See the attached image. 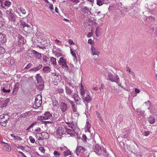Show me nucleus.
Listing matches in <instances>:
<instances>
[{
    "label": "nucleus",
    "instance_id": "5fc2aeb1",
    "mask_svg": "<svg viewBox=\"0 0 157 157\" xmlns=\"http://www.w3.org/2000/svg\"><path fill=\"white\" fill-rule=\"evenodd\" d=\"M146 18L147 19H149V20H150L151 21H154L155 20V18L152 16L147 17Z\"/></svg>",
    "mask_w": 157,
    "mask_h": 157
},
{
    "label": "nucleus",
    "instance_id": "a211bd4d",
    "mask_svg": "<svg viewBox=\"0 0 157 157\" xmlns=\"http://www.w3.org/2000/svg\"><path fill=\"white\" fill-rule=\"evenodd\" d=\"M42 65L41 64H39L38 66H37L36 67H34L31 69H30L29 70V71L31 72L32 71H36L42 68Z\"/></svg>",
    "mask_w": 157,
    "mask_h": 157
},
{
    "label": "nucleus",
    "instance_id": "49530a36",
    "mask_svg": "<svg viewBox=\"0 0 157 157\" xmlns=\"http://www.w3.org/2000/svg\"><path fill=\"white\" fill-rule=\"evenodd\" d=\"M88 141L90 142H91V143H90V144L92 145H94V144L95 143V140L94 139H90L88 140Z\"/></svg>",
    "mask_w": 157,
    "mask_h": 157
},
{
    "label": "nucleus",
    "instance_id": "cd10ccee",
    "mask_svg": "<svg viewBox=\"0 0 157 157\" xmlns=\"http://www.w3.org/2000/svg\"><path fill=\"white\" fill-rule=\"evenodd\" d=\"M18 10L20 11V12H21L23 14H25L26 12L25 10L21 7L18 8Z\"/></svg>",
    "mask_w": 157,
    "mask_h": 157
},
{
    "label": "nucleus",
    "instance_id": "7c9ffc66",
    "mask_svg": "<svg viewBox=\"0 0 157 157\" xmlns=\"http://www.w3.org/2000/svg\"><path fill=\"white\" fill-rule=\"evenodd\" d=\"M104 0H96L97 4L99 6H102L104 4Z\"/></svg>",
    "mask_w": 157,
    "mask_h": 157
},
{
    "label": "nucleus",
    "instance_id": "58836bf2",
    "mask_svg": "<svg viewBox=\"0 0 157 157\" xmlns=\"http://www.w3.org/2000/svg\"><path fill=\"white\" fill-rule=\"evenodd\" d=\"M36 137L38 139V140H42L41 138V133H38L36 135Z\"/></svg>",
    "mask_w": 157,
    "mask_h": 157
},
{
    "label": "nucleus",
    "instance_id": "6e6552de",
    "mask_svg": "<svg viewBox=\"0 0 157 157\" xmlns=\"http://www.w3.org/2000/svg\"><path fill=\"white\" fill-rule=\"evenodd\" d=\"M82 10V11L83 13L85 14H89V13L90 14H91V13L90 10H91V8L88 7L87 6H82L81 7Z\"/></svg>",
    "mask_w": 157,
    "mask_h": 157
},
{
    "label": "nucleus",
    "instance_id": "c85d7f7f",
    "mask_svg": "<svg viewBox=\"0 0 157 157\" xmlns=\"http://www.w3.org/2000/svg\"><path fill=\"white\" fill-rule=\"evenodd\" d=\"M38 119L39 121H41L42 122H43V121L44 120H47L46 118L45 117V115L44 116H40L38 117Z\"/></svg>",
    "mask_w": 157,
    "mask_h": 157
},
{
    "label": "nucleus",
    "instance_id": "79ce46f5",
    "mask_svg": "<svg viewBox=\"0 0 157 157\" xmlns=\"http://www.w3.org/2000/svg\"><path fill=\"white\" fill-rule=\"evenodd\" d=\"M67 101L69 103H70L72 107L75 106V104H74V102L73 101L69 99H67Z\"/></svg>",
    "mask_w": 157,
    "mask_h": 157
},
{
    "label": "nucleus",
    "instance_id": "f03ea898",
    "mask_svg": "<svg viewBox=\"0 0 157 157\" xmlns=\"http://www.w3.org/2000/svg\"><path fill=\"white\" fill-rule=\"evenodd\" d=\"M107 79L112 82H115L117 83L119 81V78L118 75H113L111 72L108 73V78H107Z\"/></svg>",
    "mask_w": 157,
    "mask_h": 157
},
{
    "label": "nucleus",
    "instance_id": "3c124183",
    "mask_svg": "<svg viewBox=\"0 0 157 157\" xmlns=\"http://www.w3.org/2000/svg\"><path fill=\"white\" fill-rule=\"evenodd\" d=\"M2 91L5 93H9L10 91V89H8V90H6L5 88H3L2 90Z\"/></svg>",
    "mask_w": 157,
    "mask_h": 157
},
{
    "label": "nucleus",
    "instance_id": "ddd939ff",
    "mask_svg": "<svg viewBox=\"0 0 157 157\" xmlns=\"http://www.w3.org/2000/svg\"><path fill=\"white\" fill-rule=\"evenodd\" d=\"M65 133L66 132L69 135L73 134L75 132L74 129H73L72 128H68L67 127H65Z\"/></svg>",
    "mask_w": 157,
    "mask_h": 157
},
{
    "label": "nucleus",
    "instance_id": "c03bdc74",
    "mask_svg": "<svg viewBox=\"0 0 157 157\" xmlns=\"http://www.w3.org/2000/svg\"><path fill=\"white\" fill-rule=\"evenodd\" d=\"M5 50L3 47L0 46V54H3L5 52Z\"/></svg>",
    "mask_w": 157,
    "mask_h": 157
},
{
    "label": "nucleus",
    "instance_id": "f3484780",
    "mask_svg": "<svg viewBox=\"0 0 157 157\" xmlns=\"http://www.w3.org/2000/svg\"><path fill=\"white\" fill-rule=\"evenodd\" d=\"M35 78L36 79V80L37 82V83H39L41 82H44L42 80L41 76H40V74H37L35 76Z\"/></svg>",
    "mask_w": 157,
    "mask_h": 157
},
{
    "label": "nucleus",
    "instance_id": "052dcab7",
    "mask_svg": "<svg viewBox=\"0 0 157 157\" xmlns=\"http://www.w3.org/2000/svg\"><path fill=\"white\" fill-rule=\"evenodd\" d=\"M73 60L74 62L77 63L78 62V59L76 56H73Z\"/></svg>",
    "mask_w": 157,
    "mask_h": 157
},
{
    "label": "nucleus",
    "instance_id": "4be33fe9",
    "mask_svg": "<svg viewBox=\"0 0 157 157\" xmlns=\"http://www.w3.org/2000/svg\"><path fill=\"white\" fill-rule=\"evenodd\" d=\"M21 25L23 28L27 27L28 28H30V25L27 24L25 21H21Z\"/></svg>",
    "mask_w": 157,
    "mask_h": 157
},
{
    "label": "nucleus",
    "instance_id": "13d9d810",
    "mask_svg": "<svg viewBox=\"0 0 157 157\" xmlns=\"http://www.w3.org/2000/svg\"><path fill=\"white\" fill-rule=\"evenodd\" d=\"M6 115H8L6 114H3L0 116V119H6Z\"/></svg>",
    "mask_w": 157,
    "mask_h": 157
},
{
    "label": "nucleus",
    "instance_id": "39448f33",
    "mask_svg": "<svg viewBox=\"0 0 157 157\" xmlns=\"http://www.w3.org/2000/svg\"><path fill=\"white\" fill-rule=\"evenodd\" d=\"M59 107L62 112H64L67 109L68 106L67 103L62 102L60 103Z\"/></svg>",
    "mask_w": 157,
    "mask_h": 157
},
{
    "label": "nucleus",
    "instance_id": "2eb2a0df",
    "mask_svg": "<svg viewBox=\"0 0 157 157\" xmlns=\"http://www.w3.org/2000/svg\"><path fill=\"white\" fill-rule=\"evenodd\" d=\"M49 134L46 132H43L41 133V138L42 140L43 139H47L49 138Z\"/></svg>",
    "mask_w": 157,
    "mask_h": 157
},
{
    "label": "nucleus",
    "instance_id": "09e8293b",
    "mask_svg": "<svg viewBox=\"0 0 157 157\" xmlns=\"http://www.w3.org/2000/svg\"><path fill=\"white\" fill-rule=\"evenodd\" d=\"M29 139L30 140V142L32 143H34L35 141V140L34 138L32 136H29Z\"/></svg>",
    "mask_w": 157,
    "mask_h": 157
},
{
    "label": "nucleus",
    "instance_id": "4468645a",
    "mask_svg": "<svg viewBox=\"0 0 157 157\" xmlns=\"http://www.w3.org/2000/svg\"><path fill=\"white\" fill-rule=\"evenodd\" d=\"M17 17V15L14 13L9 16L8 18L9 19L10 21H13V22H16V18Z\"/></svg>",
    "mask_w": 157,
    "mask_h": 157
},
{
    "label": "nucleus",
    "instance_id": "1a4fd4ad",
    "mask_svg": "<svg viewBox=\"0 0 157 157\" xmlns=\"http://www.w3.org/2000/svg\"><path fill=\"white\" fill-rule=\"evenodd\" d=\"M31 52L32 55L34 56L36 59H39L41 58V54L34 50H31L29 51Z\"/></svg>",
    "mask_w": 157,
    "mask_h": 157
},
{
    "label": "nucleus",
    "instance_id": "0eeeda50",
    "mask_svg": "<svg viewBox=\"0 0 157 157\" xmlns=\"http://www.w3.org/2000/svg\"><path fill=\"white\" fill-rule=\"evenodd\" d=\"M73 89L71 87H69L65 85V90L67 95L69 96L71 95L72 96V94L73 93Z\"/></svg>",
    "mask_w": 157,
    "mask_h": 157
},
{
    "label": "nucleus",
    "instance_id": "20e7f679",
    "mask_svg": "<svg viewBox=\"0 0 157 157\" xmlns=\"http://www.w3.org/2000/svg\"><path fill=\"white\" fill-rule=\"evenodd\" d=\"M95 151L96 153L99 155H101L102 153H104L105 152V150L102 148H101L98 144H96L95 147Z\"/></svg>",
    "mask_w": 157,
    "mask_h": 157
},
{
    "label": "nucleus",
    "instance_id": "603ef678",
    "mask_svg": "<svg viewBox=\"0 0 157 157\" xmlns=\"http://www.w3.org/2000/svg\"><path fill=\"white\" fill-rule=\"evenodd\" d=\"M96 115L97 117L99 118L100 121H101L102 120V119L101 117L100 114L98 112H97Z\"/></svg>",
    "mask_w": 157,
    "mask_h": 157
},
{
    "label": "nucleus",
    "instance_id": "338daca9",
    "mask_svg": "<svg viewBox=\"0 0 157 157\" xmlns=\"http://www.w3.org/2000/svg\"><path fill=\"white\" fill-rule=\"evenodd\" d=\"M86 126L87 127V128L88 129L89 128H90V125L89 122H87L86 123Z\"/></svg>",
    "mask_w": 157,
    "mask_h": 157
},
{
    "label": "nucleus",
    "instance_id": "864d4df0",
    "mask_svg": "<svg viewBox=\"0 0 157 157\" xmlns=\"http://www.w3.org/2000/svg\"><path fill=\"white\" fill-rule=\"evenodd\" d=\"M151 133V132L150 131H146L144 132V135L145 136H147Z\"/></svg>",
    "mask_w": 157,
    "mask_h": 157
},
{
    "label": "nucleus",
    "instance_id": "a19ab883",
    "mask_svg": "<svg viewBox=\"0 0 157 157\" xmlns=\"http://www.w3.org/2000/svg\"><path fill=\"white\" fill-rule=\"evenodd\" d=\"M56 90L59 94H61L63 92L64 90L63 89L61 88H58L56 89Z\"/></svg>",
    "mask_w": 157,
    "mask_h": 157
},
{
    "label": "nucleus",
    "instance_id": "423d86ee",
    "mask_svg": "<svg viewBox=\"0 0 157 157\" xmlns=\"http://www.w3.org/2000/svg\"><path fill=\"white\" fill-rule=\"evenodd\" d=\"M41 98L40 99H38L36 98L35 99V102L33 105V107L35 109H37L39 108L41 105L42 103Z\"/></svg>",
    "mask_w": 157,
    "mask_h": 157
},
{
    "label": "nucleus",
    "instance_id": "5701e85b",
    "mask_svg": "<svg viewBox=\"0 0 157 157\" xmlns=\"http://www.w3.org/2000/svg\"><path fill=\"white\" fill-rule=\"evenodd\" d=\"M42 70L45 72L48 73L50 71L51 68L48 66L44 67Z\"/></svg>",
    "mask_w": 157,
    "mask_h": 157
},
{
    "label": "nucleus",
    "instance_id": "f257e3e1",
    "mask_svg": "<svg viewBox=\"0 0 157 157\" xmlns=\"http://www.w3.org/2000/svg\"><path fill=\"white\" fill-rule=\"evenodd\" d=\"M82 98L83 100V102L85 104L87 110L89 108V106H91V98L86 92V95L82 97Z\"/></svg>",
    "mask_w": 157,
    "mask_h": 157
},
{
    "label": "nucleus",
    "instance_id": "393cba45",
    "mask_svg": "<svg viewBox=\"0 0 157 157\" xmlns=\"http://www.w3.org/2000/svg\"><path fill=\"white\" fill-rule=\"evenodd\" d=\"M2 143L5 144L4 145V149H6V150L9 151L11 150V148L10 146L7 144L3 142H2Z\"/></svg>",
    "mask_w": 157,
    "mask_h": 157
},
{
    "label": "nucleus",
    "instance_id": "7ed1b4c3",
    "mask_svg": "<svg viewBox=\"0 0 157 157\" xmlns=\"http://www.w3.org/2000/svg\"><path fill=\"white\" fill-rule=\"evenodd\" d=\"M65 127H58L56 130L57 135L59 136H62L65 134Z\"/></svg>",
    "mask_w": 157,
    "mask_h": 157
},
{
    "label": "nucleus",
    "instance_id": "0e129e2a",
    "mask_svg": "<svg viewBox=\"0 0 157 157\" xmlns=\"http://www.w3.org/2000/svg\"><path fill=\"white\" fill-rule=\"evenodd\" d=\"M92 35H93L92 32H90L88 33V34L87 35V36L88 37L90 38V37H91V36H92Z\"/></svg>",
    "mask_w": 157,
    "mask_h": 157
},
{
    "label": "nucleus",
    "instance_id": "bf43d9fd",
    "mask_svg": "<svg viewBox=\"0 0 157 157\" xmlns=\"http://www.w3.org/2000/svg\"><path fill=\"white\" fill-rule=\"evenodd\" d=\"M42 59L44 62H47L48 61V59L46 56H45L43 57Z\"/></svg>",
    "mask_w": 157,
    "mask_h": 157
},
{
    "label": "nucleus",
    "instance_id": "680f3d73",
    "mask_svg": "<svg viewBox=\"0 0 157 157\" xmlns=\"http://www.w3.org/2000/svg\"><path fill=\"white\" fill-rule=\"evenodd\" d=\"M49 8L51 10H54L53 6L52 4H49Z\"/></svg>",
    "mask_w": 157,
    "mask_h": 157
},
{
    "label": "nucleus",
    "instance_id": "c756f323",
    "mask_svg": "<svg viewBox=\"0 0 157 157\" xmlns=\"http://www.w3.org/2000/svg\"><path fill=\"white\" fill-rule=\"evenodd\" d=\"M18 90V86H17L16 84L15 85L14 88L12 92L13 94H15L17 92Z\"/></svg>",
    "mask_w": 157,
    "mask_h": 157
},
{
    "label": "nucleus",
    "instance_id": "f8f14e48",
    "mask_svg": "<svg viewBox=\"0 0 157 157\" xmlns=\"http://www.w3.org/2000/svg\"><path fill=\"white\" fill-rule=\"evenodd\" d=\"M91 50L92 51V54L93 56L94 55L98 56L100 54L98 49L93 46H91Z\"/></svg>",
    "mask_w": 157,
    "mask_h": 157
},
{
    "label": "nucleus",
    "instance_id": "b1692460",
    "mask_svg": "<svg viewBox=\"0 0 157 157\" xmlns=\"http://www.w3.org/2000/svg\"><path fill=\"white\" fill-rule=\"evenodd\" d=\"M66 62V60L64 59L63 57H62L60 58L59 60L58 61V63L59 65H61Z\"/></svg>",
    "mask_w": 157,
    "mask_h": 157
},
{
    "label": "nucleus",
    "instance_id": "6ab92c4d",
    "mask_svg": "<svg viewBox=\"0 0 157 157\" xmlns=\"http://www.w3.org/2000/svg\"><path fill=\"white\" fill-rule=\"evenodd\" d=\"M6 41L5 37L2 34L0 33V44H2Z\"/></svg>",
    "mask_w": 157,
    "mask_h": 157
},
{
    "label": "nucleus",
    "instance_id": "dca6fc26",
    "mask_svg": "<svg viewBox=\"0 0 157 157\" xmlns=\"http://www.w3.org/2000/svg\"><path fill=\"white\" fill-rule=\"evenodd\" d=\"M36 86L37 89L40 90H42L44 88V82H41L37 83Z\"/></svg>",
    "mask_w": 157,
    "mask_h": 157
},
{
    "label": "nucleus",
    "instance_id": "bb28decb",
    "mask_svg": "<svg viewBox=\"0 0 157 157\" xmlns=\"http://www.w3.org/2000/svg\"><path fill=\"white\" fill-rule=\"evenodd\" d=\"M14 13H13V10L12 9H10L9 10H7L6 11V13L7 15H8V17L10 16L11 15L13 14Z\"/></svg>",
    "mask_w": 157,
    "mask_h": 157
},
{
    "label": "nucleus",
    "instance_id": "a18cd8bd",
    "mask_svg": "<svg viewBox=\"0 0 157 157\" xmlns=\"http://www.w3.org/2000/svg\"><path fill=\"white\" fill-rule=\"evenodd\" d=\"M1 103L2 104L1 105V107L2 108H3L6 106L7 104L5 101H1Z\"/></svg>",
    "mask_w": 157,
    "mask_h": 157
},
{
    "label": "nucleus",
    "instance_id": "aec40b11",
    "mask_svg": "<svg viewBox=\"0 0 157 157\" xmlns=\"http://www.w3.org/2000/svg\"><path fill=\"white\" fill-rule=\"evenodd\" d=\"M80 90V93L82 96V97L85 96L86 95V91L83 86L81 87Z\"/></svg>",
    "mask_w": 157,
    "mask_h": 157
},
{
    "label": "nucleus",
    "instance_id": "4c0bfd02",
    "mask_svg": "<svg viewBox=\"0 0 157 157\" xmlns=\"http://www.w3.org/2000/svg\"><path fill=\"white\" fill-rule=\"evenodd\" d=\"M54 156L53 157H59L60 154L57 151H55L53 153Z\"/></svg>",
    "mask_w": 157,
    "mask_h": 157
},
{
    "label": "nucleus",
    "instance_id": "774afa93",
    "mask_svg": "<svg viewBox=\"0 0 157 157\" xmlns=\"http://www.w3.org/2000/svg\"><path fill=\"white\" fill-rule=\"evenodd\" d=\"M23 40V37L20 38L19 40V42H20L21 43L23 44L24 43V41Z\"/></svg>",
    "mask_w": 157,
    "mask_h": 157
},
{
    "label": "nucleus",
    "instance_id": "69168bd1",
    "mask_svg": "<svg viewBox=\"0 0 157 157\" xmlns=\"http://www.w3.org/2000/svg\"><path fill=\"white\" fill-rule=\"evenodd\" d=\"M68 42L70 44H74V43L72 40L71 39L68 40Z\"/></svg>",
    "mask_w": 157,
    "mask_h": 157
},
{
    "label": "nucleus",
    "instance_id": "37998d69",
    "mask_svg": "<svg viewBox=\"0 0 157 157\" xmlns=\"http://www.w3.org/2000/svg\"><path fill=\"white\" fill-rule=\"evenodd\" d=\"M62 67L65 69L68 70V66L67 65L66 62L61 65Z\"/></svg>",
    "mask_w": 157,
    "mask_h": 157
},
{
    "label": "nucleus",
    "instance_id": "e433bc0d",
    "mask_svg": "<svg viewBox=\"0 0 157 157\" xmlns=\"http://www.w3.org/2000/svg\"><path fill=\"white\" fill-rule=\"evenodd\" d=\"M11 5V2H9L8 1H6L4 3V6H5V8H6V7H9Z\"/></svg>",
    "mask_w": 157,
    "mask_h": 157
},
{
    "label": "nucleus",
    "instance_id": "8fccbe9b",
    "mask_svg": "<svg viewBox=\"0 0 157 157\" xmlns=\"http://www.w3.org/2000/svg\"><path fill=\"white\" fill-rule=\"evenodd\" d=\"M39 150L41 152L43 153H44L45 152V150L44 148L43 147H41L39 148Z\"/></svg>",
    "mask_w": 157,
    "mask_h": 157
},
{
    "label": "nucleus",
    "instance_id": "9d476101",
    "mask_svg": "<svg viewBox=\"0 0 157 157\" xmlns=\"http://www.w3.org/2000/svg\"><path fill=\"white\" fill-rule=\"evenodd\" d=\"M73 98L77 105L81 104V102L80 100V98L77 94L75 93L74 94Z\"/></svg>",
    "mask_w": 157,
    "mask_h": 157
},
{
    "label": "nucleus",
    "instance_id": "6e6d98bb",
    "mask_svg": "<svg viewBox=\"0 0 157 157\" xmlns=\"http://www.w3.org/2000/svg\"><path fill=\"white\" fill-rule=\"evenodd\" d=\"M33 64L31 63H29L24 68L25 69H27L29 68Z\"/></svg>",
    "mask_w": 157,
    "mask_h": 157
},
{
    "label": "nucleus",
    "instance_id": "c9c22d12",
    "mask_svg": "<svg viewBox=\"0 0 157 157\" xmlns=\"http://www.w3.org/2000/svg\"><path fill=\"white\" fill-rule=\"evenodd\" d=\"M11 135L12 137H14V139L15 140H22V139L21 138H20L19 136H15L13 134H11Z\"/></svg>",
    "mask_w": 157,
    "mask_h": 157
},
{
    "label": "nucleus",
    "instance_id": "de8ad7c7",
    "mask_svg": "<svg viewBox=\"0 0 157 157\" xmlns=\"http://www.w3.org/2000/svg\"><path fill=\"white\" fill-rule=\"evenodd\" d=\"M70 51L71 52V54L72 56H76L75 53L74 51V50H73V49L71 48H70Z\"/></svg>",
    "mask_w": 157,
    "mask_h": 157
},
{
    "label": "nucleus",
    "instance_id": "412c9836",
    "mask_svg": "<svg viewBox=\"0 0 157 157\" xmlns=\"http://www.w3.org/2000/svg\"><path fill=\"white\" fill-rule=\"evenodd\" d=\"M44 115L45 116V117L47 120L52 119V114L48 112H45L44 114Z\"/></svg>",
    "mask_w": 157,
    "mask_h": 157
},
{
    "label": "nucleus",
    "instance_id": "72a5a7b5",
    "mask_svg": "<svg viewBox=\"0 0 157 157\" xmlns=\"http://www.w3.org/2000/svg\"><path fill=\"white\" fill-rule=\"evenodd\" d=\"M6 119H0V122H7L9 119V116L8 115H6Z\"/></svg>",
    "mask_w": 157,
    "mask_h": 157
},
{
    "label": "nucleus",
    "instance_id": "e2e57ef3",
    "mask_svg": "<svg viewBox=\"0 0 157 157\" xmlns=\"http://www.w3.org/2000/svg\"><path fill=\"white\" fill-rule=\"evenodd\" d=\"M0 122L1 124L3 126H6V122Z\"/></svg>",
    "mask_w": 157,
    "mask_h": 157
},
{
    "label": "nucleus",
    "instance_id": "ea45409f",
    "mask_svg": "<svg viewBox=\"0 0 157 157\" xmlns=\"http://www.w3.org/2000/svg\"><path fill=\"white\" fill-rule=\"evenodd\" d=\"M58 103V102L56 100H53L52 102V105L53 107L56 106Z\"/></svg>",
    "mask_w": 157,
    "mask_h": 157
},
{
    "label": "nucleus",
    "instance_id": "9b49d317",
    "mask_svg": "<svg viewBox=\"0 0 157 157\" xmlns=\"http://www.w3.org/2000/svg\"><path fill=\"white\" fill-rule=\"evenodd\" d=\"M85 148L83 147L78 146H77L76 149L75 151L77 155H79L80 153H83L84 151Z\"/></svg>",
    "mask_w": 157,
    "mask_h": 157
},
{
    "label": "nucleus",
    "instance_id": "2f4dec72",
    "mask_svg": "<svg viewBox=\"0 0 157 157\" xmlns=\"http://www.w3.org/2000/svg\"><path fill=\"white\" fill-rule=\"evenodd\" d=\"M148 121L150 124H154L155 123V118L154 117H150L149 118Z\"/></svg>",
    "mask_w": 157,
    "mask_h": 157
},
{
    "label": "nucleus",
    "instance_id": "f704fd0d",
    "mask_svg": "<svg viewBox=\"0 0 157 157\" xmlns=\"http://www.w3.org/2000/svg\"><path fill=\"white\" fill-rule=\"evenodd\" d=\"M63 154L64 156H67V155H71V152L70 150H68L66 151L63 152Z\"/></svg>",
    "mask_w": 157,
    "mask_h": 157
},
{
    "label": "nucleus",
    "instance_id": "4d7b16f0",
    "mask_svg": "<svg viewBox=\"0 0 157 157\" xmlns=\"http://www.w3.org/2000/svg\"><path fill=\"white\" fill-rule=\"evenodd\" d=\"M86 136L85 135H83L82 138V140L84 141H85L86 140Z\"/></svg>",
    "mask_w": 157,
    "mask_h": 157
},
{
    "label": "nucleus",
    "instance_id": "473e14b6",
    "mask_svg": "<svg viewBox=\"0 0 157 157\" xmlns=\"http://www.w3.org/2000/svg\"><path fill=\"white\" fill-rule=\"evenodd\" d=\"M6 119H0V122H7L9 119V116L8 115H6Z\"/></svg>",
    "mask_w": 157,
    "mask_h": 157
},
{
    "label": "nucleus",
    "instance_id": "a878e982",
    "mask_svg": "<svg viewBox=\"0 0 157 157\" xmlns=\"http://www.w3.org/2000/svg\"><path fill=\"white\" fill-rule=\"evenodd\" d=\"M50 60L52 64H53L54 66H55L56 65V59L55 58L52 57L51 58Z\"/></svg>",
    "mask_w": 157,
    "mask_h": 157
}]
</instances>
